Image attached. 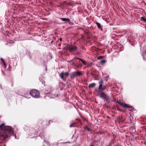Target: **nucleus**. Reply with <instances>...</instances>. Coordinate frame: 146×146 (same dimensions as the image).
<instances>
[{
  "label": "nucleus",
  "mask_w": 146,
  "mask_h": 146,
  "mask_svg": "<svg viewBox=\"0 0 146 146\" xmlns=\"http://www.w3.org/2000/svg\"><path fill=\"white\" fill-rule=\"evenodd\" d=\"M117 102L125 108H133L131 106H129V105H127L124 103H121L119 101H117Z\"/></svg>",
  "instance_id": "obj_3"
},
{
  "label": "nucleus",
  "mask_w": 146,
  "mask_h": 146,
  "mask_svg": "<svg viewBox=\"0 0 146 146\" xmlns=\"http://www.w3.org/2000/svg\"><path fill=\"white\" fill-rule=\"evenodd\" d=\"M75 60L74 59H72L69 62L70 63V64L72 66H74L76 64L75 63Z\"/></svg>",
  "instance_id": "obj_11"
},
{
  "label": "nucleus",
  "mask_w": 146,
  "mask_h": 146,
  "mask_svg": "<svg viewBox=\"0 0 146 146\" xmlns=\"http://www.w3.org/2000/svg\"><path fill=\"white\" fill-rule=\"evenodd\" d=\"M61 19L63 21H64V18H61Z\"/></svg>",
  "instance_id": "obj_30"
},
{
  "label": "nucleus",
  "mask_w": 146,
  "mask_h": 146,
  "mask_svg": "<svg viewBox=\"0 0 146 146\" xmlns=\"http://www.w3.org/2000/svg\"><path fill=\"white\" fill-rule=\"evenodd\" d=\"M69 74V73L68 72H66L64 73V76L66 75V76H68Z\"/></svg>",
  "instance_id": "obj_27"
},
{
  "label": "nucleus",
  "mask_w": 146,
  "mask_h": 146,
  "mask_svg": "<svg viewBox=\"0 0 146 146\" xmlns=\"http://www.w3.org/2000/svg\"><path fill=\"white\" fill-rule=\"evenodd\" d=\"M1 61H2V62H3V63L4 65L5 66V67H6V64L5 63V62L4 60H3V59L2 58H1Z\"/></svg>",
  "instance_id": "obj_20"
},
{
  "label": "nucleus",
  "mask_w": 146,
  "mask_h": 146,
  "mask_svg": "<svg viewBox=\"0 0 146 146\" xmlns=\"http://www.w3.org/2000/svg\"><path fill=\"white\" fill-rule=\"evenodd\" d=\"M59 76L62 79L64 78V72H61V73L60 74H59Z\"/></svg>",
  "instance_id": "obj_15"
},
{
  "label": "nucleus",
  "mask_w": 146,
  "mask_h": 146,
  "mask_svg": "<svg viewBox=\"0 0 146 146\" xmlns=\"http://www.w3.org/2000/svg\"><path fill=\"white\" fill-rule=\"evenodd\" d=\"M75 59L79 60L81 61V62L82 61V60H83L82 59H80V58H75Z\"/></svg>",
  "instance_id": "obj_26"
},
{
  "label": "nucleus",
  "mask_w": 146,
  "mask_h": 146,
  "mask_svg": "<svg viewBox=\"0 0 146 146\" xmlns=\"http://www.w3.org/2000/svg\"><path fill=\"white\" fill-rule=\"evenodd\" d=\"M96 25H97L98 28H99V29L101 28V25L100 24V23L98 22H96Z\"/></svg>",
  "instance_id": "obj_17"
},
{
  "label": "nucleus",
  "mask_w": 146,
  "mask_h": 146,
  "mask_svg": "<svg viewBox=\"0 0 146 146\" xmlns=\"http://www.w3.org/2000/svg\"><path fill=\"white\" fill-rule=\"evenodd\" d=\"M90 146H94L93 145H91Z\"/></svg>",
  "instance_id": "obj_33"
},
{
  "label": "nucleus",
  "mask_w": 146,
  "mask_h": 146,
  "mask_svg": "<svg viewBox=\"0 0 146 146\" xmlns=\"http://www.w3.org/2000/svg\"><path fill=\"white\" fill-rule=\"evenodd\" d=\"M91 74H92V76H94V75L93 74L91 73Z\"/></svg>",
  "instance_id": "obj_32"
},
{
  "label": "nucleus",
  "mask_w": 146,
  "mask_h": 146,
  "mask_svg": "<svg viewBox=\"0 0 146 146\" xmlns=\"http://www.w3.org/2000/svg\"><path fill=\"white\" fill-rule=\"evenodd\" d=\"M111 101H115V100H114V99L113 98H111Z\"/></svg>",
  "instance_id": "obj_28"
},
{
  "label": "nucleus",
  "mask_w": 146,
  "mask_h": 146,
  "mask_svg": "<svg viewBox=\"0 0 146 146\" xmlns=\"http://www.w3.org/2000/svg\"><path fill=\"white\" fill-rule=\"evenodd\" d=\"M104 84V81L102 79L99 82V86L98 87V89H101L102 87H103V84Z\"/></svg>",
  "instance_id": "obj_6"
},
{
  "label": "nucleus",
  "mask_w": 146,
  "mask_h": 146,
  "mask_svg": "<svg viewBox=\"0 0 146 146\" xmlns=\"http://www.w3.org/2000/svg\"><path fill=\"white\" fill-rule=\"evenodd\" d=\"M105 99L106 101L109 104L111 101V98H110L108 95H107Z\"/></svg>",
  "instance_id": "obj_10"
},
{
  "label": "nucleus",
  "mask_w": 146,
  "mask_h": 146,
  "mask_svg": "<svg viewBox=\"0 0 146 146\" xmlns=\"http://www.w3.org/2000/svg\"><path fill=\"white\" fill-rule=\"evenodd\" d=\"M68 49L70 50L71 52L75 50L76 49L77 47L76 46H68Z\"/></svg>",
  "instance_id": "obj_4"
},
{
  "label": "nucleus",
  "mask_w": 146,
  "mask_h": 146,
  "mask_svg": "<svg viewBox=\"0 0 146 146\" xmlns=\"http://www.w3.org/2000/svg\"><path fill=\"white\" fill-rule=\"evenodd\" d=\"M64 143H58L57 144V146H63Z\"/></svg>",
  "instance_id": "obj_21"
},
{
  "label": "nucleus",
  "mask_w": 146,
  "mask_h": 146,
  "mask_svg": "<svg viewBox=\"0 0 146 146\" xmlns=\"http://www.w3.org/2000/svg\"><path fill=\"white\" fill-rule=\"evenodd\" d=\"M106 95L107 94L104 92H102L100 94L98 95L100 97L104 99H105Z\"/></svg>",
  "instance_id": "obj_8"
},
{
  "label": "nucleus",
  "mask_w": 146,
  "mask_h": 146,
  "mask_svg": "<svg viewBox=\"0 0 146 146\" xmlns=\"http://www.w3.org/2000/svg\"><path fill=\"white\" fill-rule=\"evenodd\" d=\"M8 136L6 134H0V139L4 140L7 138Z\"/></svg>",
  "instance_id": "obj_5"
},
{
  "label": "nucleus",
  "mask_w": 146,
  "mask_h": 146,
  "mask_svg": "<svg viewBox=\"0 0 146 146\" xmlns=\"http://www.w3.org/2000/svg\"><path fill=\"white\" fill-rule=\"evenodd\" d=\"M82 62L84 65H86V64L87 63L85 60H83Z\"/></svg>",
  "instance_id": "obj_23"
},
{
  "label": "nucleus",
  "mask_w": 146,
  "mask_h": 146,
  "mask_svg": "<svg viewBox=\"0 0 146 146\" xmlns=\"http://www.w3.org/2000/svg\"><path fill=\"white\" fill-rule=\"evenodd\" d=\"M106 62V61L105 60H103L101 61L100 64L102 65H104Z\"/></svg>",
  "instance_id": "obj_14"
},
{
  "label": "nucleus",
  "mask_w": 146,
  "mask_h": 146,
  "mask_svg": "<svg viewBox=\"0 0 146 146\" xmlns=\"http://www.w3.org/2000/svg\"><path fill=\"white\" fill-rule=\"evenodd\" d=\"M95 86L96 84L95 83H92L89 85L88 87L89 88H93Z\"/></svg>",
  "instance_id": "obj_12"
},
{
  "label": "nucleus",
  "mask_w": 146,
  "mask_h": 146,
  "mask_svg": "<svg viewBox=\"0 0 146 146\" xmlns=\"http://www.w3.org/2000/svg\"><path fill=\"white\" fill-rule=\"evenodd\" d=\"M76 72L77 76H81L84 74V72L83 71H76Z\"/></svg>",
  "instance_id": "obj_9"
},
{
  "label": "nucleus",
  "mask_w": 146,
  "mask_h": 146,
  "mask_svg": "<svg viewBox=\"0 0 146 146\" xmlns=\"http://www.w3.org/2000/svg\"><path fill=\"white\" fill-rule=\"evenodd\" d=\"M103 58V57L102 56H100L98 57V60H100L102 59Z\"/></svg>",
  "instance_id": "obj_25"
},
{
  "label": "nucleus",
  "mask_w": 146,
  "mask_h": 146,
  "mask_svg": "<svg viewBox=\"0 0 146 146\" xmlns=\"http://www.w3.org/2000/svg\"><path fill=\"white\" fill-rule=\"evenodd\" d=\"M61 90H63V84L62 83L60 82L59 84Z\"/></svg>",
  "instance_id": "obj_16"
},
{
  "label": "nucleus",
  "mask_w": 146,
  "mask_h": 146,
  "mask_svg": "<svg viewBox=\"0 0 146 146\" xmlns=\"http://www.w3.org/2000/svg\"><path fill=\"white\" fill-rule=\"evenodd\" d=\"M84 129H86L88 131H91V129H90L87 126H85L84 127Z\"/></svg>",
  "instance_id": "obj_18"
},
{
  "label": "nucleus",
  "mask_w": 146,
  "mask_h": 146,
  "mask_svg": "<svg viewBox=\"0 0 146 146\" xmlns=\"http://www.w3.org/2000/svg\"><path fill=\"white\" fill-rule=\"evenodd\" d=\"M71 79H73L75 77H77L76 72H72L70 75Z\"/></svg>",
  "instance_id": "obj_7"
},
{
  "label": "nucleus",
  "mask_w": 146,
  "mask_h": 146,
  "mask_svg": "<svg viewBox=\"0 0 146 146\" xmlns=\"http://www.w3.org/2000/svg\"><path fill=\"white\" fill-rule=\"evenodd\" d=\"M64 22L65 23H68L69 24H70V20L69 19H66L64 18Z\"/></svg>",
  "instance_id": "obj_13"
},
{
  "label": "nucleus",
  "mask_w": 146,
  "mask_h": 146,
  "mask_svg": "<svg viewBox=\"0 0 146 146\" xmlns=\"http://www.w3.org/2000/svg\"><path fill=\"white\" fill-rule=\"evenodd\" d=\"M106 86H104L102 87V88L101 89V90H105L106 88Z\"/></svg>",
  "instance_id": "obj_24"
},
{
  "label": "nucleus",
  "mask_w": 146,
  "mask_h": 146,
  "mask_svg": "<svg viewBox=\"0 0 146 146\" xmlns=\"http://www.w3.org/2000/svg\"><path fill=\"white\" fill-rule=\"evenodd\" d=\"M141 19L143 21L145 22H146V19L143 17H141Z\"/></svg>",
  "instance_id": "obj_22"
},
{
  "label": "nucleus",
  "mask_w": 146,
  "mask_h": 146,
  "mask_svg": "<svg viewBox=\"0 0 146 146\" xmlns=\"http://www.w3.org/2000/svg\"><path fill=\"white\" fill-rule=\"evenodd\" d=\"M30 94L32 97L34 98H38L40 96V92L36 89H34L31 90Z\"/></svg>",
  "instance_id": "obj_1"
},
{
  "label": "nucleus",
  "mask_w": 146,
  "mask_h": 146,
  "mask_svg": "<svg viewBox=\"0 0 146 146\" xmlns=\"http://www.w3.org/2000/svg\"><path fill=\"white\" fill-rule=\"evenodd\" d=\"M60 41H62V39L61 38H60Z\"/></svg>",
  "instance_id": "obj_31"
},
{
  "label": "nucleus",
  "mask_w": 146,
  "mask_h": 146,
  "mask_svg": "<svg viewBox=\"0 0 146 146\" xmlns=\"http://www.w3.org/2000/svg\"><path fill=\"white\" fill-rule=\"evenodd\" d=\"M3 130L7 131L12 134H13L14 133V132L13 131L12 128L10 126H5L3 127Z\"/></svg>",
  "instance_id": "obj_2"
},
{
  "label": "nucleus",
  "mask_w": 146,
  "mask_h": 146,
  "mask_svg": "<svg viewBox=\"0 0 146 146\" xmlns=\"http://www.w3.org/2000/svg\"><path fill=\"white\" fill-rule=\"evenodd\" d=\"M4 124H3L0 125V130H3V127H4Z\"/></svg>",
  "instance_id": "obj_19"
},
{
  "label": "nucleus",
  "mask_w": 146,
  "mask_h": 146,
  "mask_svg": "<svg viewBox=\"0 0 146 146\" xmlns=\"http://www.w3.org/2000/svg\"><path fill=\"white\" fill-rule=\"evenodd\" d=\"M70 127H73V125H72H72H71L70 126Z\"/></svg>",
  "instance_id": "obj_29"
}]
</instances>
